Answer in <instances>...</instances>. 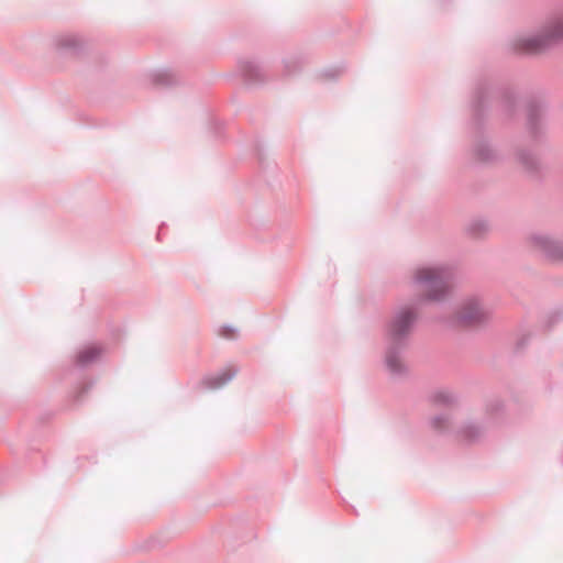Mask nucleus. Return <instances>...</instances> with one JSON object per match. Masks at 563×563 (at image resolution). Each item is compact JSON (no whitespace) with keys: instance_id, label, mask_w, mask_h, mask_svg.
<instances>
[{"instance_id":"nucleus-1","label":"nucleus","mask_w":563,"mask_h":563,"mask_svg":"<svg viewBox=\"0 0 563 563\" xmlns=\"http://www.w3.org/2000/svg\"><path fill=\"white\" fill-rule=\"evenodd\" d=\"M496 101H498L497 110L505 120H511L516 115L517 93L510 87L495 86L488 78H479L470 101L472 119L468 126L474 137L479 136L484 131L488 111Z\"/></svg>"},{"instance_id":"nucleus-2","label":"nucleus","mask_w":563,"mask_h":563,"mask_svg":"<svg viewBox=\"0 0 563 563\" xmlns=\"http://www.w3.org/2000/svg\"><path fill=\"white\" fill-rule=\"evenodd\" d=\"M418 321L415 308L402 306L398 308L386 323V349L384 364L393 377H400L407 373L401 356L408 347L409 335Z\"/></svg>"},{"instance_id":"nucleus-3","label":"nucleus","mask_w":563,"mask_h":563,"mask_svg":"<svg viewBox=\"0 0 563 563\" xmlns=\"http://www.w3.org/2000/svg\"><path fill=\"white\" fill-rule=\"evenodd\" d=\"M563 42V9L553 14L541 32L512 41L517 54H541Z\"/></svg>"},{"instance_id":"nucleus-4","label":"nucleus","mask_w":563,"mask_h":563,"mask_svg":"<svg viewBox=\"0 0 563 563\" xmlns=\"http://www.w3.org/2000/svg\"><path fill=\"white\" fill-rule=\"evenodd\" d=\"M526 131L532 142H542L545 137V114L548 104L540 95H531L525 101Z\"/></svg>"},{"instance_id":"nucleus-5","label":"nucleus","mask_w":563,"mask_h":563,"mask_svg":"<svg viewBox=\"0 0 563 563\" xmlns=\"http://www.w3.org/2000/svg\"><path fill=\"white\" fill-rule=\"evenodd\" d=\"M412 282L429 288L428 299L442 300L449 292L446 276L441 268H420Z\"/></svg>"},{"instance_id":"nucleus-6","label":"nucleus","mask_w":563,"mask_h":563,"mask_svg":"<svg viewBox=\"0 0 563 563\" xmlns=\"http://www.w3.org/2000/svg\"><path fill=\"white\" fill-rule=\"evenodd\" d=\"M238 70L247 86H260L267 80L264 67L255 58L240 59L238 62Z\"/></svg>"},{"instance_id":"nucleus-7","label":"nucleus","mask_w":563,"mask_h":563,"mask_svg":"<svg viewBox=\"0 0 563 563\" xmlns=\"http://www.w3.org/2000/svg\"><path fill=\"white\" fill-rule=\"evenodd\" d=\"M489 319L490 313L481 308L476 298L466 300L457 314V321L467 324L482 325L487 323Z\"/></svg>"},{"instance_id":"nucleus-8","label":"nucleus","mask_w":563,"mask_h":563,"mask_svg":"<svg viewBox=\"0 0 563 563\" xmlns=\"http://www.w3.org/2000/svg\"><path fill=\"white\" fill-rule=\"evenodd\" d=\"M532 243L540 249L550 261H563V241L553 240L544 234H533Z\"/></svg>"},{"instance_id":"nucleus-9","label":"nucleus","mask_w":563,"mask_h":563,"mask_svg":"<svg viewBox=\"0 0 563 563\" xmlns=\"http://www.w3.org/2000/svg\"><path fill=\"white\" fill-rule=\"evenodd\" d=\"M457 439L467 444L477 443L485 433V427L482 422L470 419L461 424L455 431Z\"/></svg>"},{"instance_id":"nucleus-10","label":"nucleus","mask_w":563,"mask_h":563,"mask_svg":"<svg viewBox=\"0 0 563 563\" xmlns=\"http://www.w3.org/2000/svg\"><path fill=\"white\" fill-rule=\"evenodd\" d=\"M55 46L60 54H79L85 47V41L77 34H63L56 37Z\"/></svg>"},{"instance_id":"nucleus-11","label":"nucleus","mask_w":563,"mask_h":563,"mask_svg":"<svg viewBox=\"0 0 563 563\" xmlns=\"http://www.w3.org/2000/svg\"><path fill=\"white\" fill-rule=\"evenodd\" d=\"M103 350L97 345H90L80 350L75 358L74 367L84 371L95 363L102 354Z\"/></svg>"},{"instance_id":"nucleus-12","label":"nucleus","mask_w":563,"mask_h":563,"mask_svg":"<svg viewBox=\"0 0 563 563\" xmlns=\"http://www.w3.org/2000/svg\"><path fill=\"white\" fill-rule=\"evenodd\" d=\"M238 373V369H222L216 374L206 375L202 378V385L207 389H219L225 386L229 382H231Z\"/></svg>"},{"instance_id":"nucleus-13","label":"nucleus","mask_w":563,"mask_h":563,"mask_svg":"<svg viewBox=\"0 0 563 563\" xmlns=\"http://www.w3.org/2000/svg\"><path fill=\"white\" fill-rule=\"evenodd\" d=\"M473 154L475 159L479 163H492L498 159L497 152L484 137H479L474 142Z\"/></svg>"},{"instance_id":"nucleus-14","label":"nucleus","mask_w":563,"mask_h":563,"mask_svg":"<svg viewBox=\"0 0 563 563\" xmlns=\"http://www.w3.org/2000/svg\"><path fill=\"white\" fill-rule=\"evenodd\" d=\"M517 158L528 174L533 176L538 175L540 170V162L533 153H531L529 150H520L517 153Z\"/></svg>"},{"instance_id":"nucleus-15","label":"nucleus","mask_w":563,"mask_h":563,"mask_svg":"<svg viewBox=\"0 0 563 563\" xmlns=\"http://www.w3.org/2000/svg\"><path fill=\"white\" fill-rule=\"evenodd\" d=\"M151 80L155 85L170 87L179 82L177 74L169 68L155 69L151 74Z\"/></svg>"},{"instance_id":"nucleus-16","label":"nucleus","mask_w":563,"mask_h":563,"mask_svg":"<svg viewBox=\"0 0 563 563\" xmlns=\"http://www.w3.org/2000/svg\"><path fill=\"white\" fill-rule=\"evenodd\" d=\"M430 428L439 434H450L454 431L452 418L448 413L434 416L429 421Z\"/></svg>"},{"instance_id":"nucleus-17","label":"nucleus","mask_w":563,"mask_h":563,"mask_svg":"<svg viewBox=\"0 0 563 563\" xmlns=\"http://www.w3.org/2000/svg\"><path fill=\"white\" fill-rule=\"evenodd\" d=\"M306 62V58L302 55H290L286 58H284V68H285V76H294L298 74L303 64Z\"/></svg>"},{"instance_id":"nucleus-18","label":"nucleus","mask_w":563,"mask_h":563,"mask_svg":"<svg viewBox=\"0 0 563 563\" xmlns=\"http://www.w3.org/2000/svg\"><path fill=\"white\" fill-rule=\"evenodd\" d=\"M430 401L434 405L449 406L456 401V396L448 389H440L430 395Z\"/></svg>"},{"instance_id":"nucleus-19","label":"nucleus","mask_w":563,"mask_h":563,"mask_svg":"<svg viewBox=\"0 0 563 563\" xmlns=\"http://www.w3.org/2000/svg\"><path fill=\"white\" fill-rule=\"evenodd\" d=\"M487 231L488 222L483 218L472 220L466 228L467 234L472 238H481Z\"/></svg>"},{"instance_id":"nucleus-20","label":"nucleus","mask_w":563,"mask_h":563,"mask_svg":"<svg viewBox=\"0 0 563 563\" xmlns=\"http://www.w3.org/2000/svg\"><path fill=\"white\" fill-rule=\"evenodd\" d=\"M504 408V402L499 398L490 399L486 404V412L492 418H497L500 413H503Z\"/></svg>"},{"instance_id":"nucleus-21","label":"nucleus","mask_w":563,"mask_h":563,"mask_svg":"<svg viewBox=\"0 0 563 563\" xmlns=\"http://www.w3.org/2000/svg\"><path fill=\"white\" fill-rule=\"evenodd\" d=\"M562 319H563V310H562V308L556 307L548 313L547 319L544 321V327L547 329H551L553 325H555Z\"/></svg>"},{"instance_id":"nucleus-22","label":"nucleus","mask_w":563,"mask_h":563,"mask_svg":"<svg viewBox=\"0 0 563 563\" xmlns=\"http://www.w3.org/2000/svg\"><path fill=\"white\" fill-rule=\"evenodd\" d=\"M95 382L81 383L74 393V400L76 402H81L84 399V395L87 394L93 386Z\"/></svg>"},{"instance_id":"nucleus-23","label":"nucleus","mask_w":563,"mask_h":563,"mask_svg":"<svg viewBox=\"0 0 563 563\" xmlns=\"http://www.w3.org/2000/svg\"><path fill=\"white\" fill-rule=\"evenodd\" d=\"M530 341V334H522L516 342V352L520 353L525 350Z\"/></svg>"},{"instance_id":"nucleus-24","label":"nucleus","mask_w":563,"mask_h":563,"mask_svg":"<svg viewBox=\"0 0 563 563\" xmlns=\"http://www.w3.org/2000/svg\"><path fill=\"white\" fill-rule=\"evenodd\" d=\"M341 71H342L341 68H339V67H331V68L323 69L322 75L329 79H335L339 77Z\"/></svg>"},{"instance_id":"nucleus-25","label":"nucleus","mask_w":563,"mask_h":563,"mask_svg":"<svg viewBox=\"0 0 563 563\" xmlns=\"http://www.w3.org/2000/svg\"><path fill=\"white\" fill-rule=\"evenodd\" d=\"M236 331L235 328L229 324H224L220 328L219 334L223 338H230L231 333H234Z\"/></svg>"},{"instance_id":"nucleus-26","label":"nucleus","mask_w":563,"mask_h":563,"mask_svg":"<svg viewBox=\"0 0 563 563\" xmlns=\"http://www.w3.org/2000/svg\"><path fill=\"white\" fill-rule=\"evenodd\" d=\"M211 123H212L216 136H220V132L222 130V123L216 119H213L211 121Z\"/></svg>"},{"instance_id":"nucleus-27","label":"nucleus","mask_w":563,"mask_h":563,"mask_svg":"<svg viewBox=\"0 0 563 563\" xmlns=\"http://www.w3.org/2000/svg\"><path fill=\"white\" fill-rule=\"evenodd\" d=\"M163 227H165V222H162V223H161V225H159V228H158V231H157V234H156V239H157L158 241H161V240H162V231H163Z\"/></svg>"}]
</instances>
